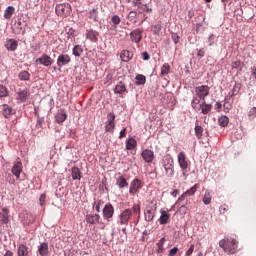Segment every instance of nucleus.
Returning <instances> with one entry per match:
<instances>
[{"mask_svg":"<svg viewBox=\"0 0 256 256\" xmlns=\"http://www.w3.org/2000/svg\"><path fill=\"white\" fill-rule=\"evenodd\" d=\"M134 215H141V205L134 204L131 208L123 210L118 216V225H129V221L133 219Z\"/></svg>","mask_w":256,"mask_h":256,"instance_id":"f257e3e1","label":"nucleus"},{"mask_svg":"<svg viewBox=\"0 0 256 256\" xmlns=\"http://www.w3.org/2000/svg\"><path fill=\"white\" fill-rule=\"evenodd\" d=\"M219 247L223 249L224 253L235 255L237 253V247H239V242L235 238H224L219 241Z\"/></svg>","mask_w":256,"mask_h":256,"instance_id":"f03ea898","label":"nucleus"},{"mask_svg":"<svg viewBox=\"0 0 256 256\" xmlns=\"http://www.w3.org/2000/svg\"><path fill=\"white\" fill-rule=\"evenodd\" d=\"M191 107L199 113L201 111L202 115H209L213 110V105L208 104L205 100H199L197 97H194L191 101Z\"/></svg>","mask_w":256,"mask_h":256,"instance_id":"7ed1b4c3","label":"nucleus"},{"mask_svg":"<svg viewBox=\"0 0 256 256\" xmlns=\"http://www.w3.org/2000/svg\"><path fill=\"white\" fill-rule=\"evenodd\" d=\"M55 11L58 17H69L72 11L71 4L69 3L57 4L55 7Z\"/></svg>","mask_w":256,"mask_h":256,"instance_id":"20e7f679","label":"nucleus"},{"mask_svg":"<svg viewBox=\"0 0 256 256\" xmlns=\"http://www.w3.org/2000/svg\"><path fill=\"white\" fill-rule=\"evenodd\" d=\"M210 91L211 88L208 85L195 87L196 99H199V101H205V98L208 97Z\"/></svg>","mask_w":256,"mask_h":256,"instance_id":"39448f33","label":"nucleus"},{"mask_svg":"<svg viewBox=\"0 0 256 256\" xmlns=\"http://www.w3.org/2000/svg\"><path fill=\"white\" fill-rule=\"evenodd\" d=\"M155 215H157V204L147 206L144 212L145 221L151 223L155 219Z\"/></svg>","mask_w":256,"mask_h":256,"instance_id":"423d86ee","label":"nucleus"},{"mask_svg":"<svg viewBox=\"0 0 256 256\" xmlns=\"http://www.w3.org/2000/svg\"><path fill=\"white\" fill-rule=\"evenodd\" d=\"M107 121L105 125V131L107 133H113L115 131V113L110 112L107 115Z\"/></svg>","mask_w":256,"mask_h":256,"instance_id":"0eeeda50","label":"nucleus"},{"mask_svg":"<svg viewBox=\"0 0 256 256\" xmlns=\"http://www.w3.org/2000/svg\"><path fill=\"white\" fill-rule=\"evenodd\" d=\"M103 219L106 221H111L113 219V215H115V207L111 204H106L102 210Z\"/></svg>","mask_w":256,"mask_h":256,"instance_id":"6e6552de","label":"nucleus"},{"mask_svg":"<svg viewBox=\"0 0 256 256\" xmlns=\"http://www.w3.org/2000/svg\"><path fill=\"white\" fill-rule=\"evenodd\" d=\"M143 185H141V180L139 179H134L129 188V193L130 195H137L139 193V190H141Z\"/></svg>","mask_w":256,"mask_h":256,"instance_id":"1a4fd4ad","label":"nucleus"},{"mask_svg":"<svg viewBox=\"0 0 256 256\" xmlns=\"http://www.w3.org/2000/svg\"><path fill=\"white\" fill-rule=\"evenodd\" d=\"M142 39H143V30L135 29L130 33V41H132V43H141Z\"/></svg>","mask_w":256,"mask_h":256,"instance_id":"9d476101","label":"nucleus"},{"mask_svg":"<svg viewBox=\"0 0 256 256\" xmlns=\"http://www.w3.org/2000/svg\"><path fill=\"white\" fill-rule=\"evenodd\" d=\"M36 63L44 65V67H51L53 65V58L47 54H42V56L36 59Z\"/></svg>","mask_w":256,"mask_h":256,"instance_id":"9b49d317","label":"nucleus"},{"mask_svg":"<svg viewBox=\"0 0 256 256\" xmlns=\"http://www.w3.org/2000/svg\"><path fill=\"white\" fill-rule=\"evenodd\" d=\"M142 159L145 161V163H153V159H155V153L153 150L145 149L141 153Z\"/></svg>","mask_w":256,"mask_h":256,"instance_id":"f8f14e48","label":"nucleus"},{"mask_svg":"<svg viewBox=\"0 0 256 256\" xmlns=\"http://www.w3.org/2000/svg\"><path fill=\"white\" fill-rule=\"evenodd\" d=\"M2 212H0V233H3V229L1 225H7L9 223V209L2 208Z\"/></svg>","mask_w":256,"mask_h":256,"instance_id":"ddd939ff","label":"nucleus"},{"mask_svg":"<svg viewBox=\"0 0 256 256\" xmlns=\"http://www.w3.org/2000/svg\"><path fill=\"white\" fill-rule=\"evenodd\" d=\"M71 63V56L69 54H61L57 58L58 67H65V65H69Z\"/></svg>","mask_w":256,"mask_h":256,"instance_id":"4468645a","label":"nucleus"},{"mask_svg":"<svg viewBox=\"0 0 256 256\" xmlns=\"http://www.w3.org/2000/svg\"><path fill=\"white\" fill-rule=\"evenodd\" d=\"M178 163L183 171H186V169L189 167V162H187V155H185V152H180L178 154Z\"/></svg>","mask_w":256,"mask_h":256,"instance_id":"2eb2a0df","label":"nucleus"},{"mask_svg":"<svg viewBox=\"0 0 256 256\" xmlns=\"http://www.w3.org/2000/svg\"><path fill=\"white\" fill-rule=\"evenodd\" d=\"M23 171V163L21 161H17L14 163L11 173L14 174V176L19 179L21 177V172Z\"/></svg>","mask_w":256,"mask_h":256,"instance_id":"dca6fc26","label":"nucleus"},{"mask_svg":"<svg viewBox=\"0 0 256 256\" xmlns=\"http://www.w3.org/2000/svg\"><path fill=\"white\" fill-rule=\"evenodd\" d=\"M4 47L7 49V51H17V47H19V41L13 38L7 39Z\"/></svg>","mask_w":256,"mask_h":256,"instance_id":"f3484780","label":"nucleus"},{"mask_svg":"<svg viewBox=\"0 0 256 256\" xmlns=\"http://www.w3.org/2000/svg\"><path fill=\"white\" fill-rule=\"evenodd\" d=\"M197 189H199V185L195 184L189 190L184 192L178 199V201H185V197H191L194 193H197Z\"/></svg>","mask_w":256,"mask_h":256,"instance_id":"a211bd4d","label":"nucleus"},{"mask_svg":"<svg viewBox=\"0 0 256 256\" xmlns=\"http://www.w3.org/2000/svg\"><path fill=\"white\" fill-rule=\"evenodd\" d=\"M38 256H49V244L47 242L38 245Z\"/></svg>","mask_w":256,"mask_h":256,"instance_id":"6ab92c4d","label":"nucleus"},{"mask_svg":"<svg viewBox=\"0 0 256 256\" xmlns=\"http://www.w3.org/2000/svg\"><path fill=\"white\" fill-rule=\"evenodd\" d=\"M115 95H123V93H127V86L123 81H119L114 88Z\"/></svg>","mask_w":256,"mask_h":256,"instance_id":"aec40b11","label":"nucleus"},{"mask_svg":"<svg viewBox=\"0 0 256 256\" xmlns=\"http://www.w3.org/2000/svg\"><path fill=\"white\" fill-rule=\"evenodd\" d=\"M85 219L90 225H97L101 219V216L99 214H88L86 215Z\"/></svg>","mask_w":256,"mask_h":256,"instance_id":"412c9836","label":"nucleus"},{"mask_svg":"<svg viewBox=\"0 0 256 256\" xmlns=\"http://www.w3.org/2000/svg\"><path fill=\"white\" fill-rule=\"evenodd\" d=\"M29 97V90L27 89H20L17 93V101H20V103H25L27 101V98Z\"/></svg>","mask_w":256,"mask_h":256,"instance_id":"4be33fe9","label":"nucleus"},{"mask_svg":"<svg viewBox=\"0 0 256 256\" xmlns=\"http://www.w3.org/2000/svg\"><path fill=\"white\" fill-rule=\"evenodd\" d=\"M120 59L124 63H129V61H131L133 59V52H131L129 50H123L120 53Z\"/></svg>","mask_w":256,"mask_h":256,"instance_id":"5701e85b","label":"nucleus"},{"mask_svg":"<svg viewBox=\"0 0 256 256\" xmlns=\"http://www.w3.org/2000/svg\"><path fill=\"white\" fill-rule=\"evenodd\" d=\"M160 213L161 215L158 219L159 223L161 225H167V223H169V219H171V214L167 213L165 210H161Z\"/></svg>","mask_w":256,"mask_h":256,"instance_id":"b1692460","label":"nucleus"},{"mask_svg":"<svg viewBox=\"0 0 256 256\" xmlns=\"http://www.w3.org/2000/svg\"><path fill=\"white\" fill-rule=\"evenodd\" d=\"M2 114L5 119H9V116L13 115V108L8 104H3L1 106Z\"/></svg>","mask_w":256,"mask_h":256,"instance_id":"393cba45","label":"nucleus"},{"mask_svg":"<svg viewBox=\"0 0 256 256\" xmlns=\"http://www.w3.org/2000/svg\"><path fill=\"white\" fill-rule=\"evenodd\" d=\"M116 185L119 187V189H125V187H129V182H127V179H125V176L120 175L116 179Z\"/></svg>","mask_w":256,"mask_h":256,"instance_id":"a878e982","label":"nucleus"},{"mask_svg":"<svg viewBox=\"0 0 256 256\" xmlns=\"http://www.w3.org/2000/svg\"><path fill=\"white\" fill-rule=\"evenodd\" d=\"M17 256H29V247L25 244H20L17 249Z\"/></svg>","mask_w":256,"mask_h":256,"instance_id":"bb28decb","label":"nucleus"},{"mask_svg":"<svg viewBox=\"0 0 256 256\" xmlns=\"http://www.w3.org/2000/svg\"><path fill=\"white\" fill-rule=\"evenodd\" d=\"M164 169L168 177H173V175H175V169H173V160L167 164H164Z\"/></svg>","mask_w":256,"mask_h":256,"instance_id":"cd10ccee","label":"nucleus"},{"mask_svg":"<svg viewBox=\"0 0 256 256\" xmlns=\"http://www.w3.org/2000/svg\"><path fill=\"white\" fill-rule=\"evenodd\" d=\"M86 37L87 39L91 40L92 43H97V37H99V32L95 30H87Z\"/></svg>","mask_w":256,"mask_h":256,"instance_id":"c85d7f7f","label":"nucleus"},{"mask_svg":"<svg viewBox=\"0 0 256 256\" xmlns=\"http://www.w3.org/2000/svg\"><path fill=\"white\" fill-rule=\"evenodd\" d=\"M56 123H65L67 121V113L65 111H60L55 116Z\"/></svg>","mask_w":256,"mask_h":256,"instance_id":"c756f323","label":"nucleus"},{"mask_svg":"<svg viewBox=\"0 0 256 256\" xmlns=\"http://www.w3.org/2000/svg\"><path fill=\"white\" fill-rule=\"evenodd\" d=\"M234 96H232V94H229L225 97L224 99V107H226V109H231V107H233V101H234Z\"/></svg>","mask_w":256,"mask_h":256,"instance_id":"7c9ffc66","label":"nucleus"},{"mask_svg":"<svg viewBox=\"0 0 256 256\" xmlns=\"http://www.w3.org/2000/svg\"><path fill=\"white\" fill-rule=\"evenodd\" d=\"M15 14V7L8 6L4 11V19H11Z\"/></svg>","mask_w":256,"mask_h":256,"instance_id":"2f4dec72","label":"nucleus"},{"mask_svg":"<svg viewBox=\"0 0 256 256\" xmlns=\"http://www.w3.org/2000/svg\"><path fill=\"white\" fill-rule=\"evenodd\" d=\"M135 147H137V140H135L134 138H129L126 141V149L128 151H133V149H135Z\"/></svg>","mask_w":256,"mask_h":256,"instance_id":"473e14b6","label":"nucleus"},{"mask_svg":"<svg viewBox=\"0 0 256 256\" xmlns=\"http://www.w3.org/2000/svg\"><path fill=\"white\" fill-rule=\"evenodd\" d=\"M72 179L73 181H81V170H79V167H73L72 168Z\"/></svg>","mask_w":256,"mask_h":256,"instance_id":"72a5a7b5","label":"nucleus"},{"mask_svg":"<svg viewBox=\"0 0 256 256\" xmlns=\"http://www.w3.org/2000/svg\"><path fill=\"white\" fill-rule=\"evenodd\" d=\"M135 79H136L135 85H145V83H147V78L143 74H138L135 77Z\"/></svg>","mask_w":256,"mask_h":256,"instance_id":"f704fd0d","label":"nucleus"},{"mask_svg":"<svg viewBox=\"0 0 256 256\" xmlns=\"http://www.w3.org/2000/svg\"><path fill=\"white\" fill-rule=\"evenodd\" d=\"M18 77H19L20 81H29V79H31V74L29 72L23 70L18 74Z\"/></svg>","mask_w":256,"mask_h":256,"instance_id":"c9c22d12","label":"nucleus"},{"mask_svg":"<svg viewBox=\"0 0 256 256\" xmlns=\"http://www.w3.org/2000/svg\"><path fill=\"white\" fill-rule=\"evenodd\" d=\"M72 53L75 57H79L80 55H83V46L81 45H75Z\"/></svg>","mask_w":256,"mask_h":256,"instance_id":"e433bc0d","label":"nucleus"},{"mask_svg":"<svg viewBox=\"0 0 256 256\" xmlns=\"http://www.w3.org/2000/svg\"><path fill=\"white\" fill-rule=\"evenodd\" d=\"M165 241H167L165 239V237L161 238L158 243L156 244L157 245V253H163V251H165V248H164V245H165Z\"/></svg>","mask_w":256,"mask_h":256,"instance_id":"4c0bfd02","label":"nucleus"},{"mask_svg":"<svg viewBox=\"0 0 256 256\" xmlns=\"http://www.w3.org/2000/svg\"><path fill=\"white\" fill-rule=\"evenodd\" d=\"M218 123L221 127H227V125H229V117L227 116H221L218 119Z\"/></svg>","mask_w":256,"mask_h":256,"instance_id":"58836bf2","label":"nucleus"},{"mask_svg":"<svg viewBox=\"0 0 256 256\" xmlns=\"http://www.w3.org/2000/svg\"><path fill=\"white\" fill-rule=\"evenodd\" d=\"M3 97H9V89L0 84V99H3Z\"/></svg>","mask_w":256,"mask_h":256,"instance_id":"ea45409f","label":"nucleus"},{"mask_svg":"<svg viewBox=\"0 0 256 256\" xmlns=\"http://www.w3.org/2000/svg\"><path fill=\"white\" fill-rule=\"evenodd\" d=\"M153 13V9L147 7V5H141L138 6V13L142 14V13Z\"/></svg>","mask_w":256,"mask_h":256,"instance_id":"a19ab883","label":"nucleus"},{"mask_svg":"<svg viewBox=\"0 0 256 256\" xmlns=\"http://www.w3.org/2000/svg\"><path fill=\"white\" fill-rule=\"evenodd\" d=\"M239 91H241V84L236 83L229 94L235 97V95H239Z\"/></svg>","mask_w":256,"mask_h":256,"instance_id":"79ce46f5","label":"nucleus"},{"mask_svg":"<svg viewBox=\"0 0 256 256\" xmlns=\"http://www.w3.org/2000/svg\"><path fill=\"white\" fill-rule=\"evenodd\" d=\"M211 192L206 191L203 197V203L204 205H210L211 204Z\"/></svg>","mask_w":256,"mask_h":256,"instance_id":"37998d69","label":"nucleus"},{"mask_svg":"<svg viewBox=\"0 0 256 256\" xmlns=\"http://www.w3.org/2000/svg\"><path fill=\"white\" fill-rule=\"evenodd\" d=\"M194 131L197 139H201V137H203V127L197 125L195 126Z\"/></svg>","mask_w":256,"mask_h":256,"instance_id":"c03bdc74","label":"nucleus"},{"mask_svg":"<svg viewBox=\"0 0 256 256\" xmlns=\"http://www.w3.org/2000/svg\"><path fill=\"white\" fill-rule=\"evenodd\" d=\"M99 15V12L97 9H92L89 11V19H93V21H97V17Z\"/></svg>","mask_w":256,"mask_h":256,"instance_id":"a18cd8bd","label":"nucleus"},{"mask_svg":"<svg viewBox=\"0 0 256 256\" xmlns=\"http://www.w3.org/2000/svg\"><path fill=\"white\" fill-rule=\"evenodd\" d=\"M169 69H171V66L169 64H163V66L161 67V75H169Z\"/></svg>","mask_w":256,"mask_h":256,"instance_id":"49530a36","label":"nucleus"},{"mask_svg":"<svg viewBox=\"0 0 256 256\" xmlns=\"http://www.w3.org/2000/svg\"><path fill=\"white\" fill-rule=\"evenodd\" d=\"M154 35H159L161 33V30L163 29V26L161 24H156L152 27Z\"/></svg>","mask_w":256,"mask_h":256,"instance_id":"de8ad7c7","label":"nucleus"},{"mask_svg":"<svg viewBox=\"0 0 256 256\" xmlns=\"http://www.w3.org/2000/svg\"><path fill=\"white\" fill-rule=\"evenodd\" d=\"M111 22L113 25H119V23H121V17H119V15H114L111 18Z\"/></svg>","mask_w":256,"mask_h":256,"instance_id":"09e8293b","label":"nucleus"},{"mask_svg":"<svg viewBox=\"0 0 256 256\" xmlns=\"http://www.w3.org/2000/svg\"><path fill=\"white\" fill-rule=\"evenodd\" d=\"M45 122V120L41 117L38 116L37 118V122H36V128L37 129H41V127H43V123Z\"/></svg>","mask_w":256,"mask_h":256,"instance_id":"8fccbe9b","label":"nucleus"},{"mask_svg":"<svg viewBox=\"0 0 256 256\" xmlns=\"http://www.w3.org/2000/svg\"><path fill=\"white\" fill-rule=\"evenodd\" d=\"M248 117H250V119H255L256 117V107H252L248 113Z\"/></svg>","mask_w":256,"mask_h":256,"instance_id":"3c124183","label":"nucleus"},{"mask_svg":"<svg viewBox=\"0 0 256 256\" xmlns=\"http://www.w3.org/2000/svg\"><path fill=\"white\" fill-rule=\"evenodd\" d=\"M46 199H47V194H42V195L40 196V198H39V203H40V206H41V207H44Z\"/></svg>","mask_w":256,"mask_h":256,"instance_id":"603ef678","label":"nucleus"},{"mask_svg":"<svg viewBox=\"0 0 256 256\" xmlns=\"http://www.w3.org/2000/svg\"><path fill=\"white\" fill-rule=\"evenodd\" d=\"M171 37H172V41L175 43V45H177V43H179V41L181 39L179 37V34H177V33H172Z\"/></svg>","mask_w":256,"mask_h":256,"instance_id":"864d4df0","label":"nucleus"},{"mask_svg":"<svg viewBox=\"0 0 256 256\" xmlns=\"http://www.w3.org/2000/svg\"><path fill=\"white\" fill-rule=\"evenodd\" d=\"M177 253H179V248L174 247L168 252V256H175Z\"/></svg>","mask_w":256,"mask_h":256,"instance_id":"5fc2aeb1","label":"nucleus"},{"mask_svg":"<svg viewBox=\"0 0 256 256\" xmlns=\"http://www.w3.org/2000/svg\"><path fill=\"white\" fill-rule=\"evenodd\" d=\"M135 17H137V12H135V11L129 12V14H128L129 21H135Z\"/></svg>","mask_w":256,"mask_h":256,"instance_id":"6e6d98bb","label":"nucleus"},{"mask_svg":"<svg viewBox=\"0 0 256 256\" xmlns=\"http://www.w3.org/2000/svg\"><path fill=\"white\" fill-rule=\"evenodd\" d=\"M193 251H195V245L194 244H192L191 246H190V248L187 250V252L185 253V256H191V255H193Z\"/></svg>","mask_w":256,"mask_h":256,"instance_id":"4d7b16f0","label":"nucleus"},{"mask_svg":"<svg viewBox=\"0 0 256 256\" xmlns=\"http://www.w3.org/2000/svg\"><path fill=\"white\" fill-rule=\"evenodd\" d=\"M219 211L221 214L227 213V211H229V206L222 205V206H220Z\"/></svg>","mask_w":256,"mask_h":256,"instance_id":"13d9d810","label":"nucleus"},{"mask_svg":"<svg viewBox=\"0 0 256 256\" xmlns=\"http://www.w3.org/2000/svg\"><path fill=\"white\" fill-rule=\"evenodd\" d=\"M241 67V61L237 60L232 62V69H239Z\"/></svg>","mask_w":256,"mask_h":256,"instance_id":"bf43d9fd","label":"nucleus"},{"mask_svg":"<svg viewBox=\"0 0 256 256\" xmlns=\"http://www.w3.org/2000/svg\"><path fill=\"white\" fill-rule=\"evenodd\" d=\"M68 37L75 38V30L73 28H70L67 32Z\"/></svg>","mask_w":256,"mask_h":256,"instance_id":"052dcab7","label":"nucleus"},{"mask_svg":"<svg viewBox=\"0 0 256 256\" xmlns=\"http://www.w3.org/2000/svg\"><path fill=\"white\" fill-rule=\"evenodd\" d=\"M142 57L144 61H149V59H151V56H149V53L147 52H143Z\"/></svg>","mask_w":256,"mask_h":256,"instance_id":"680f3d73","label":"nucleus"},{"mask_svg":"<svg viewBox=\"0 0 256 256\" xmlns=\"http://www.w3.org/2000/svg\"><path fill=\"white\" fill-rule=\"evenodd\" d=\"M126 133H127V128H123V129L120 131L119 139H123V137H125Z\"/></svg>","mask_w":256,"mask_h":256,"instance_id":"e2e57ef3","label":"nucleus"},{"mask_svg":"<svg viewBox=\"0 0 256 256\" xmlns=\"http://www.w3.org/2000/svg\"><path fill=\"white\" fill-rule=\"evenodd\" d=\"M198 57H205V49H200L198 50V53H197Z\"/></svg>","mask_w":256,"mask_h":256,"instance_id":"0e129e2a","label":"nucleus"},{"mask_svg":"<svg viewBox=\"0 0 256 256\" xmlns=\"http://www.w3.org/2000/svg\"><path fill=\"white\" fill-rule=\"evenodd\" d=\"M95 209H96L97 213L101 212V201L97 202Z\"/></svg>","mask_w":256,"mask_h":256,"instance_id":"69168bd1","label":"nucleus"},{"mask_svg":"<svg viewBox=\"0 0 256 256\" xmlns=\"http://www.w3.org/2000/svg\"><path fill=\"white\" fill-rule=\"evenodd\" d=\"M180 212L181 213H187V207L185 205L180 206Z\"/></svg>","mask_w":256,"mask_h":256,"instance_id":"338daca9","label":"nucleus"},{"mask_svg":"<svg viewBox=\"0 0 256 256\" xmlns=\"http://www.w3.org/2000/svg\"><path fill=\"white\" fill-rule=\"evenodd\" d=\"M4 256H14L13 252L11 250H7L4 254Z\"/></svg>","mask_w":256,"mask_h":256,"instance_id":"774afa93","label":"nucleus"}]
</instances>
